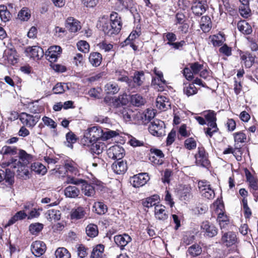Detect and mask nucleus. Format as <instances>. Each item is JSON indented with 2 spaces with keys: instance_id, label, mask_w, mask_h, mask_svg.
<instances>
[{
  "instance_id": "f257e3e1",
  "label": "nucleus",
  "mask_w": 258,
  "mask_h": 258,
  "mask_svg": "<svg viewBox=\"0 0 258 258\" xmlns=\"http://www.w3.org/2000/svg\"><path fill=\"white\" fill-rule=\"evenodd\" d=\"M19 159H12L9 161L2 162L1 165L2 168L10 167L17 168V172L23 171L31 160L32 156L27 154L24 150H21L19 153Z\"/></svg>"
},
{
  "instance_id": "f03ea898",
  "label": "nucleus",
  "mask_w": 258,
  "mask_h": 258,
  "mask_svg": "<svg viewBox=\"0 0 258 258\" xmlns=\"http://www.w3.org/2000/svg\"><path fill=\"white\" fill-rule=\"evenodd\" d=\"M104 101L108 105L116 109V112H117L118 110L125 107L128 103L129 96L125 93L114 97H112L111 96H106Z\"/></svg>"
},
{
  "instance_id": "7ed1b4c3",
  "label": "nucleus",
  "mask_w": 258,
  "mask_h": 258,
  "mask_svg": "<svg viewBox=\"0 0 258 258\" xmlns=\"http://www.w3.org/2000/svg\"><path fill=\"white\" fill-rule=\"evenodd\" d=\"M102 129L98 126H94L85 131L82 142L84 145L89 146V143L102 140Z\"/></svg>"
},
{
  "instance_id": "20e7f679",
  "label": "nucleus",
  "mask_w": 258,
  "mask_h": 258,
  "mask_svg": "<svg viewBox=\"0 0 258 258\" xmlns=\"http://www.w3.org/2000/svg\"><path fill=\"white\" fill-rule=\"evenodd\" d=\"M189 67H185L183 70V74L186 80L191 79L194 75L200 74L204 65L198 62H195L188 64Z\"/></svg>"
},
{
  "instance_id": "39448f33",
  "label": "nucleus",
  "mask_w": 258,
  "mask_h": 258,
  "mask_svg": "<svg viewBox=\"0 0 258 258\" xmlns=\"http://www.w3.org/2000/svg\"><path fill=\"white\" fill-rule=\"evenodd\" d=\"M165 124L163 121L155 119L150 124L148 130L151 134L156 137H161L165 135Z\"/></svg>"
},
{
  "instance_id": "423d86ee",
  "label": "nucleus",
  "mask_w": 258,
  "mask_h": 258,
  "mask_svg": "<svg viewBox=\"0 0 258 258\" xmlns=\"http://www.w3.org/2000/svg\"><path fill=\"white\" fill-rule=\"evenodd\" d=\"M198 187L203 197L209 200L213 199L215 197V192L207 181H199Z\"/></svg>"
},
{
  "instance_id": "0eeeda50",
  "label": "nucleus",
  "mask_w": 258,
  "mask_h": 258,
  "mask_svg": "<svg viewBox=\"0 0 258 258\" xmlns=\"http://www.w3.org/2000/svg\"><path fill=\"white\" fill-rule=\"evenodd\" d=\"M40 117L39 114L33 115L23 112L21 113L20 119L23 124L29 127H33L38 122Z\"/></svg>"
},
{
  "instance_id": "6e6552de",
  "label": "nucleus",
  "mask_w": 258,
  "mask_h": 258,
  "mask_svg": "<svg viewBox=\"0 0 258 258\" xmlns=\"http://www.w3.org/2000/svg\"><path fill=\"white\" fill-rule=\"evenodd\" d=\"M107 154L109 158L120 160L124 157L125 151L122 147L119 145H114L110 147L107 150Z\"/></svg>"
},
{
  "instance_id": "1a4fd4ad",
  "label": "nucleus",
  "mask_w": 258,
  "mask_h": 258,
  "mask_svg": "<svg viewBox=\"0 0 258 258\" xmlns=\"http://www.w3.org/2000/svg\"><path fill=\"white\" fill-rule=\"evenodd\" d=\"M196 163L197 165L207 167L210 164L208 154L203 147L198 148V153L195 155Z\"/></svg>"
},
{
  "instance_id": "9d476101",
  "label": "nucleus",
  "mask_w": 258,
  "mask_h": 258,
  "mask_svg": "<svg viewBox=\"0 0 258 258\" xmlns=\"http://www.w3.org/2000/svg\"><path fill=\"white\" fill-rule=\"evenodd\" d=\"M237 241V238L235 232L228 231L222 233L220 243L227 247L235 245Z\"/></svg>"
},
{
  "instance_id": "9b49d317",
  "label": "nucleus",
  "mask_w": 258,
  "mask_h": 258,
  "mask_svg": "<svg viewBox=\"0 0 258 258\" xmlns=\"http://www.w3.org/2000/svg\"><path fill=\"white\" fill-rule=\"evenodd\" d=\"M201 232L205 237H213L218 233V229L208 221L203 222L201 225Z\"/></svg>"
},
{
  "instance_id": "f8f14e48",
  "label": "nucleus",
  "mask_w": 258,
  "mask_h": 258,
  "mask_svg": "<svg viewBox=\"0 0 258 258\" xmlns=\"http://www.w3.org/2000/svg\"><path fill=\"white\" fill-rule=\"evenodd\" d=\"M62 52V49L58 45L51 46L45 52L46 58L50 62L56 61L58 57L60 56Z\"/></svg>"
},
{
  "instance_id": "ddd939ff",
  "label": "nucleus",
  "mask_w": 258,
  "mask_h": 258,
  "mask_svg": "<svg viewBox=\"0 0 258 258\" xmlns=\"http://www.w3.org/2000/svg\"><path fill=\"white\" fill-rule=\"evenodd\" d=\"M150 179L146 173H141L133 176L131 179V183L135 187H139L144 185Z\"/></svg>"
},
{
  "instance_id": "4468645a",
  "label": "nucleus",
  "mask_w": 258,
  "mask_h": 258,
  "mask_svg": "<svg viewBox=\"0 0 258 258\" xmlns=\"http://www.w3.org/2000/svg\"><path fill=\"white\" fill-rule=\"evenodd\" d=\"M25 53L33 59H40L44 55L43 49L38 46H29L26 48Z\"/></svg>"
},
{
  "instance_id": "2eb2a0df",
  "label": "nucleus",
  "mask_w": 258,
  "mask_h": 258,
  "mask_svg": "<svg viewBox=\"0 0 258 258\" xmlns=\"http://www.w3.org/2000/svg\"><path fill=\"white\" fill-rule=\"evenodd\" d=\"M46 249V245L43 241H35L31 246V250L32 253L36 256H40L42 255Z\"/></svg>"
},
{
  "instance_id": "dca6fc26",
  "label": "nucleus",
  "mask_w": 258,
  "mask_h": 258,
  "mask_svg": "<svg viewBox=\"0 0 258 258\" xmlns=\"http://www.w3.org/2000/svg\"><path fill=\"white\" fill-rule=\"evenodd\" d=\"M195 85L205 87L204 82H191V83H184V92L188 96L194 95L197 92V89Z\"/></svg>"
},
{
  "instance_id": "f3484780",
  "label": "nucleus",
  "mask_w": 258,
  "mask_h": 258,
  "mask_svg": "<svg viewBox=\"0 0 258 258\" xmlns=\"http://www.w3.org/2000/svg\"><path fill=\"white\" fill-rule=\"evenodd\" d=\"M245 175L247 181L249 182L250 189L252 190L253 196L258 197V180L255 178L250 173V172L246 170L245 171Z\"/></svg>"
},
{
  "instance_id": "a211bd4d",
  "label": "nucleus",
  "mask_w": 258,
  "mask_h": 258,
  "mask_svg": "<svg viewBox=\"0 0 258 258\" xmlns=\"http://www.w3.org/2000/svg\"><path fill=\"white\" fill-rule=\"evenodd\" d=\"M3 58L9 64L14 65L16 63L18 58L16 50L13 48L6 49L4 52Z\"/></svg>"
},
{
  "instance_id": "6ab92c4d",
  "label": "nucleus",
  "mask_w": 258,
  "mask_h": 258,
  "mask_svg": "<svg viewBox=\"0 0 258 258\" xmlns=\"http://www.w3.org/2000/svg\"><path fill=\"white\" fill-rule=\"evenodd\" d=\"M154 215L157 220L165 221L168 217V211L166 207L162 205H157L154 208Z\"/></svg>"
},
{
  "instance_id": "aec40b11",
  "label": "nucleus",
  "mask_w": 258,
  "mask_h": 258,
  "mask_svg": "<svg viewBox=\"0 0 258 258\" xmlns=\"http://www.w3.org/2000/svg\"><path fill=\"white\" fill-rule=\"evenodd\" d=\"M114 240L116 245L120 247L121 250L124 249V247L132 240V238L127 234H119L114 237Z\"/></svg>"
},
{
  "instance_id": "412c9836",
  "label": "nucleus",
  "mask_w": 258,
  "mask_h": 258,
  "mask_svg": "<svg viewBox=\"0 0 258 258\" xmlns=\"http://www.w3.org/2000/svg\"><path fill=\"white\" fill-rule=\"evenodd\" d=\"M111 168L116 174H123L126 171L127 167L125 162L117 160L112 164Z\"/></svg>"
},
{
  "instance_id": "4be33fe9",
  "label": "nucleus",
  "mask_w": 258,
  "mask_h": 258,
  "mask_svg": "<svg viewBox=\"0 0 258 258\" xmlns=\"http://www.w3.org/2000/svg\"><path fill=\"white\" fill-rule=\"evenodd\" d=\"M86 214L84 208L78 207L72 209L70 213L72 220H77L83 219Z\"/></svg>"
},
{
  "instance_id": "5701e85b",
  "label": "nucleus",
  "mask_w": 258,
  "mask_h": 258,
  "mask_svg": "<svg viewBox=\"0 0 258 258\" xmlns=\"http://www.w3.org/2000/svg\"><path fill=\"white\" fill-rule=\"evenodd\" d=\"M66 27L72 32H76L81 26L80 22L73 17L68 18L66 21Z\"/></svg>"
},
{
  "instance_id": "b1692460",
  "label": "nucleus",
  "mask_w": 258,
  "mask_h": 258,
  "mask_svg": "<svg viewBox=\"0 0 258 258\" xmlns=\"http://www.w3.org/2000/svg\"><path fill=\"white\" fill-rule=\"evenodd\" d=\"M89 144H91L90 151L93 155L95 154L99 155L103 152L105 147V144L100 141L94 142L92 143H89Z\"/></svg>"
},
{
  "instance_id": "393cba45",
  "label": "nucleus",
  "mask_w": 258,
  "mask_h": 258,
  "mask_svg": "<svg viewBox=\"0 0 258 258\" xmlns=\"http://www.w3.org/2000/svg\"><path fill=\"white\" fill-rule=\"evenodd\" d=\"M80 184H82V191L87 197H92L95 194V186L90 183H88L85 180Z\"/></svg>"
},
{
  "instance_id": "a878e982",
  "label": "nucleus",
  "mask_w": 258,
  "mask_h": 258,
  "mask_svg": "<svg viewBox=\"0 0 258 258\" xmlns=\"http://www.w3.org/2000/svg\"><path fill=\"white\" fill-rule=\"evenodd\" d=\"M156 106L162 110L164 111L170 106L168 99L164 96H158L156 99Z\"/></svg>"
},
{
  "instance_id": "bb28decb",
  "label": "nucleus",
  "mask_w": 258,
  "mask_h": 258,
  "mask_svg": "<svg viewBox=\"0 0 258 258\" xmlns=\"http://www.w3.org/2000/svg\"><path fill=\"white\" fill-rule=\"evenodd\" d=\"M119 89L118 85L115 82H109L104 86V91L108 95L107 96L117 93Z\"/></svg>"
},
{
  "instance_id": "cd10ccee",
  "label": "nucleus",
  "mask_w": 258,
  "mask_h": 258,
  "mask_svg": "<svg viewBox=\"0 0 258 258\" xmlns=\"http://www.w3.org/2000/svg\"><path fill=\"white\" fill-rule=\"evenodd\" d=\"M237 26L238 30L245 35H249L252 31L251 26L244 20L238 22Z\"/></svg>"
},
{
  "instance_id": "c85d7f7f",
  "label": "nucleus",
  "mask_w": 258,
  "mask_h": 258,
  "mask_svg": "<svg viewBox=\"0 0 258 258\" xmlns=\"http://www.w3.org/2000/svg\"><path fill=\"white\" fill-rule=\"evenodd\" d=\"M234 147V148L229 147L223 151V153L224 154H232L238 161L240 160L242 155L241 147L240 146H236L235 145Z\"/></svg>"
},
{
  "instance_id": "c756f323",
  "label": "nucleus",
  "mask_w": 258,
  "mask_h": 258,
  "mask_svg": "<svg viewBox=\"0 0 258 258\" xmlns=\"http://www.w3.org/2000/svg\"><path fill=\"white\" fill-rule=\"evenodd\" d=\"M102 56L101 53L98 52H91L89 57L90 63L95 67H98L101 63Z\"/></svg>"
},
{
  "instance_id": "7c9ffc66",
  "label": "nucleus",
  "mask_w": 258,
  "mask_h": 258,
  "mask_svg": "<svg viewBox=\"0 0 258 258\" xmlns=\"http://www.w3.org/2000/svg\"><path fill=\"white\" fill-rule=\"evenodd\" d=\"M5 171L4 179L9 183L12 184L14 182V174L15 170L17 171V168H11L10 167H6Z\"/></svg>"
},
{
  "instance_id": "2f4dec72",
  "label": "nucleus",
  "mask_w": 258,
  "mask_h": 258,
  "mask_svg": "<svg viewBox=\"0 0 258 258\" xmlns=\"http://www.w3.org/2000/svg\"><path fill=\"white\" fill-rule=\"evenodd\" d=\"M64 168L66 171L70 172L75 176H79V170L77 164L73 161H68L64 164Z\"/></svg>"
},
{
  "instance_id": "473e14b6",
  "label": "nucleus",
  "mask_w": 258,
  "mask_h": 258,
  "mask_svg": "<svg viewBox=\"0 0 258 258\" xmlns=\"http://www.w3.org/2000/svg\"><path fill=\"white\" fill-rule=\"evenodd\" d=\"M194 14L197 16H201L206 11V7L202 2L197 1L194 3V5L191 7Z\"/></svg>"
},
{
  "instance_id": "72a5a7b5",
  "label": "nucleus",
  "mask_w": 258,
  "mask_h": 258,
  "mask_svg": "<svg viewBox=\"0 0 258 258\" xmlns=\"http://www.w3.org/2000/svg\"><path fill=\"white\" fill-rule=\"evenodd\" d=\"M64 195L68 198H76L80 194V190L75 186L70 185L67 187L64 190Z\"/></svg>"
},
{
  "instance_id": "f704fd0d",
  "label": "nucleus",
  "mask_w": 258,
  "mask_h": 258,
  "mask_svg": "<svg viewBox=\"0 0 258 258\" xmlns=\"http://www.w3.org/2000/svg\"><path fill=\"white\" fill-rule=\"evenodd\" d=\"M159 197L158 195H154L151 197H148L142 202V204L144 207L150 208L152 206H156V204L158 203Z\"/></svg>"
},
{
  "instance_id": "c9c22d12",
  "label": "nucleus",
  "mask_w": 258,
  "mask_h": 258,
  "mask_svg": "<svg viewBox=\"0 0 258 258\" xmlns=\"http://www.w3.org/2000/svg\"><path fill=\"white\" fill-rule=\"evenodd\" d=\"M11 14L5 5H0V18L2 21L7 22L11 18Z\"/></svg>"
},
{
  "instance_id": "e433bc0d",
  "label": "nucleus",
  "mask_w": 258,
  "mask_h": 258,
  "mask_svg": "<svg viewBox=\"0 0 258 258\" xmlns=\"http://www.w3.org/2000/svg\"><path fill=\"white\" fill-rule=\"evenodd\" d=\"M241 59L245 67L247 68H250L254 62L255 56L250 53H248L241 56Z\"/></svg>"
},
{
  "instance_id": "4c0bfd02",
  "label": "nucleus",
  "mask_w": 258,
  "mask_h": 258,
  "mask_svg": "<svg viewBox=\"0 0 258 258\" xmlns=\"http://www.w3.org/2000/svg\"><path fill=\"white\" fill-rule=\"evenodd\" d=\"M204 116L208 122L207 124H216V113L213 110H207L204 112Z\"/></svg>"
},
{
  "instance_id": "58836bf2",
  "label": "nucleus",
  "mask_w": 258,
  "mask_h": 258,
  "mask_svg": "<svg viewBox=\"0 0 258 258\" xmlns=\"http://www.w3.org/2000/svg\"><path fill=\"white\" fill-rule=\"evenodd\" d=\"M69 85H71V83L58 82L53 88V92L54 94H61L63 93L66 89H70Z\"/></svg>"
},
{
  "instance_id": "ea45409f",
  "label": "nucleus",
  "mask_w": 258,
  "mask_h": 258,
  "mask_svg": "<svg viewBox=\"0 0 258 258\" xmlns=\"http://www.w3.org/2000/svg\"><path fill=\"white\" fill-rule=\"evenodd\" d=\"M130 99L133 105L138 107L144 105L145 103V99L139 94H135L129 96Z\"/></svg>"
},
{
  "instance_id": "a19ab883",
  "label": "nucleus",
  "mask_w": 258,
  "mask_h": 258,
  "mask_svg": "<svg viewBox=\"0 0 258 258\" xmlns=\"http://www.w3.org/2000/svg\"><path fill=\"white\" fill-rule=\"evenodd\" d=\"M17 150L16 147L4 146L2 148L0 153L4 156H12L17 154Z\"/></svg>"
},
{
  "instance_id": "79ce46f5",
  "label": "nucleus",
  "mask_w": 258,
  "mask_h": 258,
  "mask_svg": "<svg viewBox=\"0 0 258 258\" xmlns=\"http://www.w3.org/2000/svg\"><path fill=\"white\" fill-rule=\"evenodd\" d=\"M31 169L35 172L44 175L47 171L46 167L39 162H35L31 166Z\"/></svg>"
},
{
  "instance_id": "37998d69",
  "label": "nucleus",
  "mask_w": 258,
  "mask_h": 258,
  "mask_svg": "<svg viewBox=\"0 0 258 258\" xmlns=\"http://www.w3.org/2000/svg\"><path fill=\"white\" fill-rule=\"evenodd\" d=\"M93 208L98 215H103L107 212V207L103 202H97L94 204Z\"/></svg>"
},
{
  "instance_id": "c03bdc74",
  "label": "nucleus",
  "mask_w": 258,
  "mask_h": 258,
  "mask_svg": "<svg viewBox=\"0 0 258 258\" xmlns=\"http://www.w3.org/2000/svg\"><path fill=\"white\" fill-rule=\"evenodd\" d=\"M104 246L98 244L92 250L91 258H103Z\"/></svg>"
},
{
  "instance_id": "a18cd8bd",
  "label": "nucleus",
  "mask_w": 258,
  "mask_h": 258,
  "mask_svg": "<svg viewBox=\"0 0 258 258\" xmlns=\"http://www.w3.org/2000/svg\"><path fill=\"white\" fill-rule=\"evenodd\" d=\"M56 258H71V255L68 249L64 247H58L55 252Z\"/></svg>"
},
{
  "instance_id": "49530a36",
  "label": "nucleus",
  "mask_w": 258,
  "mask_h": 258,
  "mask_svg": "<svg viewBox=\"0 0 258 258\" xmlns=\"http://www.w3.org/2000/svg\"><path fill=\"white\" fill-rule=\"evenodd\" d=\"M102 30L105 34L108 36L116 34L109 21H106L102 23Z\"/></svg>"
},
{
  "instance_id": "de8ad7c7",
  "label": "nucleus",
  "mask_w": 258,
  "mask_h": 258,
  "mask_svg": "<svg viewBox=\"0 0 258 258\" xmlns=\"http://www.w3.org/2000/svg\"><path fill=\"white\" fill-rule=\"evenodd\" d=\"M116 113L119 115H121L123 119L126 121H127L131 120L133 111L127 107H124L121 109L118 110Z\"/></svg>"
},
{
  "instance_id": "09e8293b",
  "label": "nucleus",
  "mask_w": 258,
  "mask_h": 258,
  "mask_svg": "<svg viewBox=\"0 0 258 258\" xmlns=\"http://www.w3.org/2000/svg\"><path fill=\"white\" fill-rule=\"evenodd\" d=\"M235 145L238 146L239 143H243L246 141V135L242 132H238L233 134Z\"/></svg>"
},
{
  "instance_id": "8fccbe9b",
  "label": "nucleus",
  "mask_w": 258,
  "mask_h": 258,
  "mask_svg": "<svg viewBox=\"0 0 258 258\" xmlns=\"http://www.w3.org/2000/svg\"><path fill=\"white\" fill-rule=\"evenodd\" d=\"M86 232L88 236L95 237L98 233L97 226L94 224L88 225L86 228Z\"/></svg>"
},
{
  "instance_id": "3c124183",
  "label": "nucleus",
  "mask_w": 258,
  "mask_h": 258,
  "mask_svg": "<svg viewBox=\"0 0 258 258\" xmlns=\"http://www.w3.org/2000/svg\"><path fill=\"white\" fill-rule=\"evenodd\" d=\"M43 225L40 223L31 224L29 227V230L32 234L39 233L43 229Z\"/></svg>"
},
{
  "instance_id": "603ef678",
  "label": "nucleus",
  "mask_w": 258,
  "mask_h": 258,
  "mask_svg": "<svg viewBox=\"0 0 258 258\" xmlns=\"http://www.w3.org/2000/svg\"><path fill=\"white\" fill-rule=\"evenodd\" d=\"M118 133L116 131H111L106 129L105 130H102V140L105 141L110 138L116 137L118 135Z\"/></svg>"
},
{
  "instance_id": "864d4df0",
  "label": "nucleus",
  "mask_w": 258,
  "mask_h": 258,
  "mask_svg": "<svg viewBox=\"0 0 258 258\" xmlns=\"http://www.w3.org/2000/svg\"><path fill=\"white\" fill-rule=\"evenodd\" d=\"M211 41L214 46H221L223 43L224 38L222 35H214L210 37Z\"/></svg>"
},
{
  "instance_id": "5fc2aeb1",
  "label": "nucleus",
  "mask_w": 258,
  "mask_h": 258,
  "mask_svg": "<svg viewBox=\"0 0 258 258\" xmlns=\"http://www.w3.org/2000/svg\"><path fill=\"white\" fill-rule=\"evenodd\" d=\"M180 198L182 200L188 201L191 197V188L189 186L184 187L180 193Z\"/></svg>"
},
{
  "instance_id": "6e6d98bb",
  "label": "nucleus",
  "mask_w": 258,
  "mask_h": 258,
  "mask_svg": "<svg viewBox=\"0 0 258 258\" xmlns=\"http://www.w3.org/2000/svg\"><path fill=\"white\" fill-rule=\"evenodd\" d=\"M47 219L50 221H58L60 219V213L59 211L51 210L48 211Z\"/></svg>"
},
{
  "instance_id": "4d7b16f0",
  "label": "nucleus",
  "mask_w": 258,
  "mask_h": 258,
  "mask_svg": "<svg viewBox=\"0 0 258 258\" xmlns=\"http://www.w3.org/2000/svg\"><path fill=\"white\" fill-rule=\"evenodd\" d=\"M188 253L192 256H196L202 252V248L198 244H193L188 249Z\"/></svg>"
},
{
  "instance_id": "13d9d810",
  "label": "nucleus",
  "mask_w": 258,
  "mask_h": 258,
  "mask_svg": "<svg viewBox=\"0 0 258 258\" xmlns=\"http://www.w3.org/2000/svg\"><path fill=\"white\" fill-rule=\"evenodd\" d=\"M18 17L22 21H27L30 17V13L29 9L23 8L18 13Z\"/></svg>"
},
{
  "instance_id": "bf43d9fd",
  "label": "nucleus",
  "mask_w": 258,
  "mask_h": 258,
  "mask_svg": "<svg viewBox=\"0 0 258 258\" xmlns=\"http://www.w3.org/2000/svg\"><path fill=\"white\" fill-rule=\"evenodd\" d=\"M83 181V179L75 178L71 175H67L66 177L64 184H73L74 185H79Z\"/></svg>"
},
{
  "instance_id": "052dcab7",
  "label": "nucleus",
  "mask_w": 258,
  "mask_h": 258,
  "mask_svg": "<svg viewBox=\"0 0 258 258\" xmlns=\"http://www.w3.org/2000/svg\"><path fill=\"white\" fill-rule=\"evenodd\" d=\"M67 142L65 143L66 145L69 148H73V144L76 142V138L75 135L72 132L68 133L66 135Z\"/></svg>"
},
{
  "instance_id": "680f3d73",
  "label": "nucleus",
  "mask_w": 258,
  "mask_h": 258,
  "mask_svg": "<svg viewBox=\"0 0 258 258\" xmlns=\"http://www.w3.org/2000/svg\"><path fill=\"white\" fill-rule=\"evenodd\" d=\"M77 45L78 49L84 53H87L89 50V44L86 41L80 40L77 43Z\"/></svg>"
},
{
  "instance_id": "e2e57ef3",
  "label": "nucleus",
  "mask_w": 258,
  "mask_h": 258,
  "mask_svg": "<svg viewBox=\"0 0 258 258\" xmlns=\"http://www.w3.org/2000/svg\"><path fill=\"white\" fill-rule=\"evenodd\" d=\"M207 125H208V127L205 128V133L207 136H209L210 137H212L213 134L216 133L218 130L217 125L214 123L207 124Z\"/></svg>"
},
{
  "instance_id": "0e129e2a",
  "label": "nucleus",
  "mask_w": 258,
  "mask_h": 258,
  "mask_svg": "<svg viewBox=\"0 0 258 258\" xmlns=\"http://www.w3.org/2000/svg\"><path fill=\"white\" fill-rule=\"evenodd\" d=\"M166 82H152L151 87L159 92H162L165 90L166 87Z\"/></svg>"
},
{
  "instance_id": "69168bd1",
  "label": "nucleus",
  "mask_w": 258,
  "mask_h": 258,
  "mask_svg": "<svg viewBox=\"0 0 258 258\" xmlns=\"http://www.w3.org/2000/svg\"><path fill=\"white\" fill-rule=\"evenodd\" d=\"M42 120L45 125L49 127L50 128H55L57 126L56 123L53 119L47 116H43Z\"/></svg>"
},
{
  "instance_id": "338daca9",
  "label": "nucleus",
  "mask_w": 258,
  "mask_h": 258,
  "mask_svg": "<svg viewBox=\"0 0 258 258\" xmlns=\"http://www.w3.org/2000/svg\"><path fill=\"white\" fill-rule=\"evenodd\" d=\"M41 203L42 204H48V207H53L57 205L59 203L57 200L49 197L42 198L41 200Z\"/></svg>"
},
{
  "instance_id": "774afa93",
  "label": "nucleus",
  "mask_w": 258,
  "mask_h": 258,
  "mask_svg": "<svg viewBox=\"0 0 258 258\" xmlns=\"http://www.w3.org/2000/svg\"><path fill=\"white\" fill-rule=\"evenodd\" d=\"M163 37L166 38L167 42L166 43V45H169L171 43L174 42L177 38L176 35L172 32H167L163 34Z\"/></svg>"
}]
</instances>
